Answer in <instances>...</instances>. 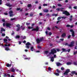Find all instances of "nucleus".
Segmentation results:
<instances>
[{
	"instance_id": "f704fd0d",
	"label": "nucleus",
	"mask_w": 77,
	"mask_h": 77,
	"mask_svg": "<svg viewBox=\"0 0 77 77\" xmlns=\"http://www.w3.org/2000/svg\"><path fill=\"white\" fill-rule=\"evenodd\" d=\"M57 5L58 6H59L60 7H61L62 6V5L60 4H57Z\"/></svg>"
},
{
	"instance_id": "603ef678",
	"label": "nucleus",
	"mask_w": 77,
	"mask_h": 77,
	"mask_svg": "<svg viewBox=\"0 0 77 77\" xmlns=\"http://www.w3.org/2000/svg\"><path fill=\"white\" fill-rule=\"evenodd\" d=\"M2 4V0H0V5Z\"/></svg>"
},
{
	"instance_id": "4be33fe9",
	"label": "nucleus",
	"mask_w": 77,
	"mask_h": 77,
	"mask_svg": "<svg viewBox=\"0 0 77 77\" xmlns=\"http://www.w3.org/2000/svg\"><path fill=\"white\" fill-rule=\"evenodd\" d=\"M5 50H6V51H8L9 50H10V49L9 48L5 47Z\"/></svg>"
},
{
	"instance_id": "aec40b11",
	"label": "nucleus",
	"mask_w": 77,
	"mask_h": 77,
	"mask_svg": "<svg viewBox=\"0 0 77 77\" xmlns=\"http://www.w3.org/2000/svg\"><path fill=\"white\" fill-rule=\"evenodd\" d=\"M56 71H57V73H60V72H61V71L59 70V69H57Z\"/></svg>"
},
{
	"instance_id": "cd10ccee",
	"label": "nucleus",
	"mask_w": 77,
	"mask_h": 77,
	"mask_svg": "<svg viewBox=\"0 0 77 77\" xmlns=\"http://www.w3.org/2000/svg\"><path fill=\"white\" fill-rule=\"evenodd\" d=\"M16 27L17 28H20V25L19 24H17L16 25Z\"/></svg>"
},
{
	"instance_id": "9d476101",
	"label": "nucleus",
	"mask_w": 77,
	"mask_h": 77,
	"mask_svg": "<svg viewBox=\"0 0 77 77\" xmlns=\"http://www.w3.org/2000/svg\"><path fill=\"white\" fill-rule=\"evenodd\" d=\"M35 25V24L34 23H32V26H28V29H33V26Z\"/></svg>"
},
{
	"instance_id": "338daca9",
	"label": "nucleus",
	"mask_w": 77,
	"mask_h": 77,
	"mask_svg": "<svg viewBox=\"0 0 77 77\" xmlns=\"http://www.w3.org/2000/svg\"><path fill=\"white\" fill-rule=\"evenodd\" d=\"M46 16H47V17H49V16H50V14L48 13L46 15Z\"/></svg>"
},
{
	"instance_id": "0eeeda50",
	"label": "nucleus",
	"mask_w": 77,
	"mask_h": 77,
	"mask_svg": "<svg viewBox=\"0 0 77 77\" xmlns=\"http://www.w3.org/2000/svg\"><path fill=\"white\" fill-rule=\"evenodd\" d=\"M74 44V42L73 41L71 42L70 44L69 45V47H73Z\"/></svg>"
},
{
	"instance_id": "423d86ee",
	"label": "nucleus",
	"mask_w": 77,
	"mask_h": 77,
	"mask_svg": "<svg viewBox=\"0 0 77 77\" xmlns=\"http://www.w3.org/2000/svg\"><path fill=\"white\" fill-rule=\"evenodd\" d=\"M70 32H72V37H74V36H75L74 31L73 30V29H70Z\"/></svg>"
},
{
	"instance_id": "2f4dec72",
	"label": "nucleus",
	"mask_w": 77,
	"mask_h": 77,
	"mask_svg": "<svg viewBox=\"0 0 77 77\" xmlns=\"http://www.w3.org/2000/svg\"><path fill=\"white\" fill-rule=\"evenodd\" d=\"M55 75H56L57 76H59V74L58 73H55Z\"/></svg>"
},
{
	"instance_id": "1a4fd4ad",
	"label": "nucleus",
	"mask_w": 77,
	"mask_h": 77,
	"mask_svg": "<svg viewBox=\"0 0 77 77\" xmlns=\"http://www.w3.org/2000/svg\"><path fill=\"white\" fill-rule=\"evenodd\" d=\"M1 34L3 33V32H5L6 31V30L3 27H1Z\"/></svg>"
},
{
	"instance_id": "bb28decb",
	"label": "nucleus",
	"mask_w": 77,
	"mask_h": 77,
	"mask_svg": "<svg viewBox=\"0 0 77 77\" xmlns=\"http://www.w3.org/2000/svg\"><path fill=\"white\" fill-rule=\"evenodd\" d=\"M71 74H75V71H73L71 72Z\"/></svg>"
},
{
	"instance_id": "052dcab7",
	"label": "nucleus",
	"mask_w": 77,
	"mask_h": 77,
	"mask_svg": "<svg viewBox=\"0 0 77 77\" xmlns=\"http://www.w3.org/2000/svg\"><path fill=\"white\" fill-rule=\"evenodd\" d=\"M77 54V51L74 52L73 54H74V55H75V54Z\"/></svg>"
},
{
	"instance_id": "412c9836",
	"label": "nucleus",
	"mask_w": 77,
	"mask_h": 77,
	"mask_svg": "<svg viewBox=\"0 0 77 77\" xmlns=\"http://www.w3.org/2000/svg\"><path fill=\"white\" fill-rule=\"evenodd\" d=\"M30 49H31V51H33V50L34 49V48L32 46L31 47Z\"/></svg>"
},
{
	"instance_id": "c03bdc74",
	"label": "nucleus",
	"mask_w": 77,
	"mask_h": 77,
	"mask_svg": "<svg viewBox=\"0 0 77 77\" xmlns=\"http://www.w3.org/2000/svg\"><path fill=\"white\" fill-rule=\"evenodd\" d=\"M21 10V8H17V11H20V10Z\"/></svg>"
},
{
	"instance_id": "e2e57ef3",
	"label": "nucleus",
	"mask_w": 77,
	"mask_h": 77,
	"mask_svg": "<svg viewBox=\"0 0 77 77\" xmlns=\"http://www.w3.org/2000/svg\"><path fill=\"white\" fill-rule=\"evenodd\" d=\"M29 15L31 17H33V14H30Z\"/></svg>"
},
{
	"instance_id": "6ab92c4d",
	"label": "nucleus",
	"mask_w": 77,
	"mask_h": 77,
	"mask_svg": "<svg viewBox=\"0 0 77 77\" xmlns=\"http://www.w3.org/2000/svg\"><path fill=\"white\" fill-rule=\"evenodd\" d=\"M57 66H60V65H62V64L60 63H57Z\"/></svg>"
},
{
	"instance_id": "f3484780",
	"label": "nucleus",
	"mask_w": 77,
	"mask_h": 77,
	"mask_svg": "<svg viewBox=\"0 0 77 77\" xmlns=\"http://www.w3.org/2000/svg\"><path fill=\"white\" fill-rule=\"evenodd\" d=\"M66 36V34L65 33H63L61 35V37H65Z\"/></svg>"
},
{
	"instance_id": "b1692460",
	"label": "nucleus",
	"mask_w": 77,
	"mask_h": 77,
	"mask_svg": "<svg viewBox=\"0 0 77 77\" xmlns=\"http://www.w3.org/2000/svg\"><path fill=\"white\" fill-rule=\"evenodd\" d=\"M66 64L67 65H69L71 64V62H68Z\"/></svg>"
},
{
	"instance_id": "a18cd8bd",
	"label": "nucleus",
	"mask_w": 77,
	"mask_h": 77,
	"mask_svg": "<svg viewBox=\"0 0 77 77\" xmlns=\"http://www.w3.org/2000/svg\"><path fill=\"white\" fill-rule=\"evenodd\" d=\"M71 35H69V36H68V37H67V38H68V39H70V38H71Z\"/></svg>"
},
{
	"instance_id": "7ed1b4c3",
	"label": "nucleus",
	"mask_w": 77,
	"mask_h": 77,
	"mask_svg": "<svg viewBox=\"0 0 77 77\" xmlns=\"http://www.w3.org/2000/svg\"><path fill=\"white\" fill-rule=\"evenodd\" d=\"M39 27H38V26H37L36 27V28L35 29L34 28L32 29V31H36V32H38V31H39Z\"/></svg>"
},
{
	"instance_id": "5fc2aeb1",
	"label": "nucleus",
	"mask_w": 77,
	"mask_h": 77,
	"mask_svg": "<svg viewBox=\"0 0 77 77\" xmlns=\"http://www.w3.org/2000/svg\"><path fill=\"white\" fill-rule=\"evenodd\" d=\"M43 6H47V4H44L43 5Z\"/></svg>"
},
{
	"instance_id": "6e6d98bb",
	"label": "nucleus",
	"mask_w": 77,
	"mask_h": 77,
	"mask_svg": "<svg viewBox=\"0 0 77 77\" xmlns=\"http://www.w3.org/2000/svg\"><path fill=\"white\" fill-rule=\"evenodd\" d=\"M66 18V17H65L64 16H63V17H62V18L64 20V19H65V18Z\"/></svg>"
},
{
	"instance_id": "39448f33",
	"label": "nucleus",
	"mask_w": 77,
	"mask_h": 77,
	"mask_svg": "<svg viewBox=\"0 0 77 77\" xmlns=\"http://www.w3.org/2000/svg\"><path fill=\"white\" fill-rule=\"evenodd\" d=\"M12 26V24L10 23H7L5 24V26L10 28H11V26Z\"/></svg>"
},
{
	"instance_id": "37998d69",
	"label": "nucleus",
	"mask_w": 77,
	"mask_h": 77,
	"mask_svg": "<svg viewBox=\"0 0 77 77\" xmlns=\"http://www.w3.org/2000/svg\"><path fill=\"white\" fill-rule=\"evenodd\" d=\"M20 29V28H17V29L16 31H19Z\"/></svg>"
},
{
	"instance_id": "393cba45",
	"label": "nucleus",
	"mask_w": 77,
	"mask_h": 77,
	"mask_svg": "<svg viewBox=\"0 0 77 77\" xmlns=\"http://www.w3.org/2000/svg\"><path fill=\"white\" fill-rule=\"evenodd\" d=\"M13 11H12V10H11L9 12V14H13Z\"/></svg>"
},
{
	"instance_id": "a211bd4d",
	"label": "nucleus",
	"mask_w": 77,
	"mask_h": 77,
	"mask_svg": "<svg viewBox=\"0 0 77 77\" xmlns=\"http://www.w3.org/2000/svg\"><path fill=\"white\" fill-rule=\"evenodd\" d=\"M44 12L48 13V12L49 10L48 9H45L43 11Z\"/></svg>"
},
{
	"instance_id": "69168bd1",
	"label": "nucleus",
	"mask_w": 77,
	"mask_h": 77,
	"mask_svg": "<svg viewBox=\"0 0 77 77\" xmlns=\"http://www.w3.org/2000/svg\"><path fill=\"white\" fill-rule=\"evenodd\" d=\"M56 50H57V51H60V49H59L57 48V49H56Z\"/></svg>"
},
{
	"instance_id": "0e129e2a",
	"label": "nucleus",
	"mask_w": 77,
	"mask_h": 77,
	"mask_svg": "<svg viewBox=\"0 0 77 77\" xmlns=\"http://www.w3.org/2000/svg\"><path fill=\"white\" fill-rule=\"evenodd\" d=\"M60 8H57L56 9V10H57V11H60Z\"/></svg>"
},
{
	"instance_id": "9b49d317",
	"label": "nucleus",
	"mask_w": 77,
	"mask_h": 77,
	"mask_svg": "<svg viewBox=\"0 0 77 77\" xmlns=\"http://www.w3.org/2000/svg\"><path fill=\"white\" fill-rule=\"evenodd\" d=\"M11 72H14L15 71V69H14V68L11 67Z\"/></svg>"
},
{
	"instance_id": "f03ea898",
	"label": "nucleus",
	"mask_w": 77,
	"mask_h": 77,
	"mask_svg": "<svg viewBox=\"0 0 77 77\" xmlns=\"http://www.w3.org/2000/svg\"><path fill=\"white\" fill-rule=\"evenodd\" d=\"M63 14H65V15H66V16H69V15H70L69 13L66 11H64V12H63Z\"/></svg>"
},
{
	"instance_id": "5701e85b",
	"label": "nucleus",
	"mask_w": 77,
	"mask_h": 77,
	"mask_svg": "<svg viewBox=\"0 0 77 77\" xmlns=\"http://www.w3.org/2000/svg\"><path fill=\"white\" fill-rule=\"evenodd\" d=\"M51 62H53L54 61V57H52L51 58Z\"/></svg>"
},
{
	"instance_id": "bf43d9fd",
	"label": "nucleus",
	"mask_w": 77,
	"mask_h": 77,
	"mask_svg": "<svg viewBox=\"0 0 77 77\" xmlns=\"http://www.w3.org/2000/svg\"><path fill=\"white\" fill-rule=\"evenodd\" d=\"M66 27H70V25H67L66 26Z\"/></svg>"
},
{
	"instance_id": "774afa93",
	"label": "nucleus",
	"mask_w": 77,
	"mask_h": 77,
	"mask_svg": "<svg viewBox=\"0 0 77 77\" xmlns=\"http://www.w3.org/2000/svg\"><path fill=\"white\" fill-rule=\"evenodd\" d=\"M60 9H61V10H63V9H65V8H60Z\"/></svg>"
},
{
	"instance_id": "4468645a",
	"label": "nucleus",
	"mask_w": 77,
	"mask_h": 77,
	"mask_svg": "<svg viewBox=\"0 0 77 77\" xmlns=\"http://www.w3.org/2000/svg\"><path fill=\"white\" fill-rule=\"evenodd\" d=\"M62 50L63 52H67V50H66V49L64 48H62Z\"/></svg>"
},
{
	"instance_id": "58836bf2",
	"label": "nucleus",
	"mask_w": 77,
	"mask_h": 77,
	"mask_svg": "<svg viewBox=\"0 0 77 77\" xmlns=\"http://www.w3.org/2000/svg\"><path fill=\"white\" fill-rule=\"evenodd\" d=\"M15 34V32H14V31H12V33H11V35H14Z\"/></svg>"
},
{
	"instance_id": "dca6fc26",
	"label": "nucleus",
	"mask_w": 77,
	"mask_h": 77,
	"mask_svg": "<svg viewBox=\"0 0 77 77\" xmlns=\"http://www.w3.org/2000/svg\"><path fill=\"white\" fill-rule=\"evenodd\" d=\"M27 6L28 8H32V4H29L27 5Z\"/></svg>"
},
{
	"instance_id": "79ce46f5",
	"label": "nucleus",
	"mask_w": 77,
	"mask_h": 77,
	"mask_svg": "<svg viewBox=\"0 0 77 77\" xmlns=\"http://www.w3.org/2000/svg\"><path fill=\"white\" fill-rule=\"evenodd\" d=\"M30 58H25L24 59H25V60H29L30 59Z\"/></svg>"
},
{
	"instance_id": "473e14b6",
	"label": "nucleus",
	"mask_w": 77,
	"mask_h": 77,
	"mask_svg": "<svg viewBox=\"0 0 77 77\" xmlns=\"http://www.w3.org/2000/svg\"><path fill=\"white\" fill-rule=\"evenodd\" d=\"M61 70H62V71H63L64 69H65V68L63 67H61Z\"/></svg>"
},
{
	"instance_id": "72a5a7b5",
	"label": "nucleus",
	"mask_w": 77,
	"mask_h": 77,
	"mask_svg": "<svg viewBox=\"0 0 77 77\" xmlns=\"http://www.w3.org/2000/svg\"><path fill=\"white\" fill-rule=\"evenodd\" d=\"M26 25H27V26H29V25H30V23H28L27 22L26 23Z\"/></svg>"
},
{
	"instance_id": "7c9ffc66",
	"label": "nucleus",
	"mask_w": 77,
	"mask_h": 77,
	"mask_svg": "<svg viewBox=\"0 0 77 77\" xmlns=\"http://www.w3.org/2000/svg\"><path fill=\"white\" fill-rule=\"evenodd\" d=\"M48 53V51H45V54H47Z\"/></svg>"
},
{
	"instance_id": "f257e3e1",
	"label": "nucleus",
	"mask_w": 77,
	"mask_h": 77,
	"mask_svg": "<svg viewBox=\"0 0 77 77\" xmlns=\"http://www.w3.org/2000/svg\"><path fill=\"white\" fill-rule=\"evenodd\" d=\"M57 53V51L56 49L54 48H53L52 50H51V52L49 53V54H53L54 55V53Z\"/></svg>"
},
{
	"instance_id": "13d9d810",
	"label": "nucleus",
	"mask_w": 77,
	"mask_h": 77,
	"mask_svg": "<svg viewBox=\"0 0 77 77\" xmlns=\"http://www.w3.org/2000/svg\"><path fill=\"white\" fill-rule=\"evenodd\" d=\"M63 40H64V38H61V39H60V41H63Z\"/></svg>"
},
{
	"instance_id": "09e8293b",
	"label": "nucleus",
	"mask_w": 77,
	"mask_h": 77,
	"mask_svg": "<svg viewBox=\"0 0 77 77\" xmlns=\"http://www.w3.org/2000/svg\"><path fill=\"white\" fill-rule=\"evenodd\" d=\"M2 36H5V34L2 33Z\"/></svg>"
},
{
	"instance_id": "8fccbe9b",
	"label": "nucleus",
	"mask_w": 77,
	"mask_h": 77,
	"mask_svg": "<svg viewBox=\"0 0 77 77\" xmlns=\"http://www.w3.org/2000/svg\"><path fill=\"white\" fill-rule=\"evenodd\" d=\"M37 47H38V48H39L40 49L42 48L41 47L39 46H38Z\"/></svg>"
},
{
	"instance_id": "f8f14e48",
	"label": "nucleus",
	"mask_w": 77,
	"mask_h": 77,
	"mask_svg": "<svg viewBox=\"0 0 77 77\" xmlns=\"http://www.w3.org/2000/svg\"><path fill=\"white\" fill-rule=\"evenodd\" d=\"M6 6H8V7H11L12 6V5H11L9 3H7L6 4Z\"/></svg>"
},
{
	"instance_id": "49530a36",
	"label": "nucleus",
	"mask_w": 77,
	"mask_h": 77,
	"mask_svg": "<svg viewBox=\"0 0 77 77\" xmlns=\"http://www.w3.org/2000/svg\"><path fill=\"white\" fill-rule=\"evenodd\" d=\"M15 20V18H12L11 19V21H13V20Z\"/></svg>"
},
{
	"instance_id": "a19ab883",
	"label": "nucleus",
	"mask_w": 77,
	"mask_h": 77,
	"mask_svg": "<svg viewBox=\"0 0 77 77\" xmlns=\"http://www.w3.org/2000/svg\"><path fill=\"white\" fill-rule=\"evenodd\" d=\"M66 46V45H67V46H69V45H68V43H66L65 44H64Z\"/></svg>"
},
{
	"instance_id": "de8ad7c7",
	"label": "nucleus",
	"mask_w": 77,
	"mask_h": 77,
	"mask_svg": "<svg viewBox=\"0 0 77 77\" xmlns=\"http://www.w3.org/2000/svg\"><path fill=\"white\" fill-rule=\"evenodd\" d=\"M10 17H13V16H14V15L13 14H10Z\"/></svg>"
},
{
	"instance_id": "3c124183",
	"label": "nucleus",
	"mask_w": 77,
	"mask_h": 77,
	"mask_svg": "<svg viewBox=\"0 0 77 77\" xmlns=\"http://www.w3.org/2000/svg\"><path fill=\"white\" fill-rule=\"evenodd\" d=\"M23 39H26V36H24L23 38Z\"/></svg>"
},
{
	"instance_id": "c85d7f7f",
	"label": "nucleus",
	"mask_w": 77,
	"mask_h": 77,
	"mask_svg": "<svg viewBox=\"0 0 77 77\" xmlns=\"http://www.w3.org/2000/svg\"><path fill=\"white\" fill-rule=\"evenodd\" d=\"M6 66H7V67H10V64L8 63L7 64Z\"/></svg>"
},
{
	"instance_id": "680f3d73",
	"label": "nucleus",
	"mask_w": 77,
	"mask_h": 77,
	"mask_svg": "<svg viewBox=\"0 0 77 77\" xmlns=\"http://www.w3.org/2000/svg\"><path fill=\"white\" fill-rule=\"evenodd\" d=\"M51 69V67H49L48 68V70H49V71H50Z\"/></svg>"
},
{
	"instance_id": "ea45409f",
	"label": "nucleus",
	"mask_w": 77,
	"mask_h": 77,
	"mask_svg": "<svg viewBox=\"0 0 77 77\" xmlns=\"http://www.w3.org/2000/svg\"><path fill=\"white\" fill-rule=\"evenodd\" d=\"M73 64L75 65H77V63L75 62H74L73 63Z\"/></svg>"
},
{
	"instance_id": "864d4df0",
	"label": "nucleus",
	"mask_w": 77,
	"mask_h": 77,
	"mask_svg": "<svg viewBox=\"0 0 77 77\" xmlns=\"http://www.w3.org/2000/svg\"><path fill=\"white\" fill-rule=\"evenodd\" d=\"M49 35H50V36H51V35H52V33H51V32H50L49 33Z\"/></svg>"
},
{
	"instance_id": "c9c22d12",
	"label": "nucleus",
	"mask_w": 77,
	"mask_h": 77,
	"mask_svg": "<svg viewBox=\"0 0 77 77\" xmlns=\"http://www.w3.org/2000/svg\"><path fill=\"white\" fill-rule=\"evenodd\" d=\"M70 51H71V49H68L67 50V52L68 51L69 53L70 52Z\"/></svg>"
},
{
	"instance_id": "20e7f679",
	"label": "nucleus",
	"mask_w": 77,
	"mask_h": 77,
	"mask_svg": "<svg viewBox=\"0 0 77 77\" xmlns=\"http://www.w3.org/2000/svg\"><path fill=\"white\" fill-rule=\"evenodd\" d=\"M70 71V70L69 69H67L66 70V71L65 72L63 73L64 75H67V74H68L69 72Z\"/></svg>"
},
{
	"instance_id": "e433bc0d",
	"label": "nucleus",
	"mask_w": 77,
	"mask_h": 77,
	"mask_svg": "<svg viewBox=\"0 0 77 77\" xmlns=\"http://www.w3.org/2000/svg\"><path fill=\"white\" fill-rule=\"evenodd\" d=\"M4 42H7V41H8V40H7V39L5 38L4 39Z\"/></svg>"
},
{
	"instance_id": "6e6552de",
	"label": "nucleus",
	"mask_w": 77,
	"mask_h": 77,
	"mask_svg": "<svg viewBox=\"0 0 77 77\" xmlns=\"http://www.w3.org/2000/svg\"><path fill=\"white\" fill-rule=\"evenodd\" d=\"M31 45V44L29 42H27L26 44V48H29V45Z\"/></svg>"
},
{
	"instance_id": "a878e982",
	"label": "nucleus",
	"mask_w": 77,
	"mask_h": 77,
	"mask_svg": "<svg viewBox=\"0 0 77 77\" xmlns=\"http://www.w3.org/2000/svg\"><path fill=\"white\" fill-rule=\"evenodd\" d=\"M20 37V35H17L15 37V38L17 39V38L18 39H19V38Z\"/></svg>"
},
{
	"instance_id": "4d7b16f0",
	"label": "nucleus",
	"mask_w": 77,
	"mask_h": 77,
	"mask_svg": "<svg viewBox=\"0 0 77 77\" xmlns=\"http://www.w3.org/2000/svg\"><path fill=\"white\" fill-rule=\"evenodd\" d=\"M73 8L74 9H77V6H74L73 7Z\"/></svg>"
},
{
	"instance_id": "c756f323",
	"label": "nucleus",
	"mask_w": 77,
	"mask_h": 77,
	"mask_svg": "<svg viewBox=\"0 0 77 77\" xmlns=\"http://www.w3.org/2000/svg\"><path fill=\"white\" fill-rule=\"evenodd\" d=\"M52 16H55V17H57V14H52Z\"/></svg>"
},
{
	"instance_id": "4c0bfd02",
	"label": "nucleus",
	"mask_w": 77,
	"mask_h": 77,
	"mask_svg": "<svg viewBox=\"0 0 77 77\" xmlns=\"http://www.w3.org/2000/svg\"><path fill=\"white\" fill-rule=\"evenodd\" d=\"M61 18H62L61 17H59L57 19V20H60V19H61Z\"/></svg>"
},
{
	"instance_id": "2eb2a0df",
	"label": "nucleus",
	"mask_w": 77,
	"mask_h": 77,
	"mask_svg": "<svg viewBox=\"0 0 77 77\" xmlns=\"http://www.w3.org/2000/svg\"><path fill=\"white\" fill-rule=\"evenodd\" d=\"M39 40L40 42H42V41H44V37H42V38H40Z\"/></svg>"
},
{
	"instance_id": "ddd939ff",
	"label": "nucleus",
	"mask_w": 77,
	"mask_h": 77,
	"mask_svg": "<svg viewBox=\"0 0 77 77\" xmlns=\"http://www.w3.org/2000/svg\"><path fill=\"white\" fill-rule=\"evenodd\" d=\"M36 41L37 42V44H39V43H40V42H41L39 38L36 39Z\"/></svg>"
}]
</instances>
